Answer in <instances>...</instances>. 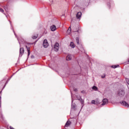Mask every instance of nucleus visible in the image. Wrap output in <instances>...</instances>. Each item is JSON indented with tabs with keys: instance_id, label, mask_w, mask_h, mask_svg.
Segmentation results:
<instances>
[{
	"instance_id": "obj_1",
	"label": "nucleus",
	"mask_w": 129,
	"mask_h": 129,
	"mask_svg": "<svg viewBox=\"0 0 129 129\" xmlns=\"http://www.w3.org/2000/svg\"><path fill=\"white\" fill-rule=\"evenodd\" d=\"M43 46L44 48H47L49 46V43L47 39H44L43 43Z\"/></svg>"
},
{
	"instance_id": "obj_2",
	"label": "nucleus",
	"mask_w": 129,
	"mask_h": 129,
	"mask_svg": "<svg viewBox=\"0 0 129 129\" xmlns=\"http://www.w3.org/2000/svg\"><path fill=\"white\" fill-rule=\"evenodd\" d=\"M125 94L124 91L122 90H119V93L118 94V96H120V97H122V96H124Z\"/></svg>"
},
{
	"instance_id": "obj_3",
	"label": "nucleus",
	"mask_w": 129,
	"mask_h": 129,
	"mask_svg": "<svg viewBox=\"0 0 129 129\" xmlns=\"http://www.w3.org/2000/svg\"><path fill=\"white\" fill-rule=\"evenodd\" d=\"M59 43H56L54 47V51H55V52H58V50H59Z\"/></svg>"
},
{
	"instance_id": "obj_4",
	"label": "nucleus",
	"mask_w": 129,
	"mask_h": 129,
	"mask_svg": "<svg viewBox=\"0 0 129 129\" xmlns=\"http://www.w3.org/2000/svg\"><path fill=\"white\" fill-rule=\"evenodd\" d=\"M122 105H124L125 107H129V104L125 101H123L122 102H120Z\"/></svg>"
},
{
	"instance_id": "obj_5",
	"label": "nucleus",
	"mask_w": 129,
	"mask_h": 129,
	"mask_svg": "<svg viewBox=\"0 0 129 129\" xmlns=\"http://www.w3.org/2000/svg\"><path fill=\"white\" fill-rule=\"evenodd\" d=\"M103 103H102V105H105L107 103H108V100L107 99H103Z\"/></svg>"
},
{
	"instance_id": "obj_6",
	"label": "nucleus",
	"mask_w": 129,
	"mask_h": 129,
	"mask_svg": "<svg viewBox=\"0 0 129 129\" xmlns=\"http://www.w3.org/2000/svg\"><path fill=\"white\" fill-rule=\"evenodd\" d=\"M50 29H51V31H52V32H54V31H56L57 28L56 27V26L52 25L51 26H50Z\"/></svg>"
},
{
	"instance_id": "obj_7",
	"label": "nucleus",
	"mask_w": 129,
	"mask_h": 129,
	"mask_svg": "<svg viewBox=\"0 0 129 129\" xmlns=\"http://www.w3.org/2000/svg\"><path fill=\"white\" fill-rule=\"evenodd\" d=\"M82 15V13L81 12H79L76 15V17L78 19H80L81 18V16Z\"/></svg>"
},
{
	"instance_id": "obj_8",
	"label": "nucleus",
	"mask_w": 129,
	"mask_h": 129,
	"mask_svg": "<svg viewBox=\"0 0 129 129\" xmlns=\"http://www.w3.org/2000/svg\"><path fill=\"white\" fill-rule=\"evenodd\" d=\"M72 59V56L71 54H69L67 57H66V60L67 61H70Z\"/></svg>"
},
{
	"instance_id": "obj_9",
	"label": "nucleus",
	"mask_w": 129,
	"mask_h": 129,
	"mask_svg": "<svg viewBox=\"0 0 129 129\" xmlns=\"http://www.w3.org/2000/svg\"><path fill=\"white\" fill-rule=\"evenodd\" d=\"M25 52V49H24V48L21 47L20 49V54L21 55H23Z\"/></svg>"
},
{
	"instance_id": "obj_10",
	"label": "nucleus",
	"mask_w": 129,
	"mask_h": 129,
	"mask_svg": "<svg viewBox=\"0 0 129 129\" xmlns=\"http://www.w3.org/2000/svg\"><path fill=\"white\" fill-rule=\"evenodd\" d=\"M70 124H71V122L70 121L68 120V121L66 122V124H65V127H68V126H69L70 125Z\"/></svg>"
},
{
	"instance_id": "obj_11",
	"label": "nucleus",
	"mask_w": 129,
	"mask_h": 129,
	"mask_svg": "<svg viewBox=\"0 0 129 129\" xmlns=\"http://www.w3.org/2000/svg\"><path fill=\"white\" fill-rule=\"evenodd\" d=\"M26 47L28 51V57H29V56H30V54H31V51L30 50V47H28V46H26Z\"/></svg>"
},
{
	"instance_id": "obj_12",
	"label": "nucleus",
	"mask_w": 129,
	"mask_h": 129,
	"mask_svg": "<svg viewBox=\"0 0 129 129\" xmlns=\"http://www.w3.org/2000/svg\"><path fill=\"white\" fill-rule=\"evenodd\" d=\"M70 46L72 48H75V44L73 42H71Z\"/></svg>"
},
{
	"instance_id": "obj_13",
	"label": "nucleus",
	"mask_w": 129,
	"mask_h": 129,
	"mask_svg": "<svg viewBox=\"0 0 129 129\" xmlns=\"http://www.w3.org/2000/svg\"><path fill=\"white\" fill-rule=\"evenodd\" d=\"M70 33H71V27H70L69 28V29L67 30V34H68V35H70Z\"/></svg>"
},
{
	"instance_id": "obj_14",
	"label": "nucleus",
	"mask_w": 129,
	"mask_h": 129,
	"mask_svg": "<svg viewBox=\"0 0 129 129\" xmlns=\"http://www.w3.org/2000/svg\"><path fill=\"white\" fill-rule=\"evenodd\" d=\"M119 66V65H115V66H112L111 67L112 68H113L115 69V68H117Z\"/></svg>"
},
{
	"instance_id": "obj_15",
	"label": "nucleus",
	"mask_w": 129,
	"mask_h": 129,
	"mask_svg": "<svg viewBox=\"0 0 129 129\" xmlns=\"http://www.w3.org/2000/svg\"><path fill=\"white\" fill-rule=\"evenodd\" d=\"M92 89H93V90L96 91V90H97V87L96 86H94L92 87Z\"/></svg>"
},
{
	"instance_id": "obj_16",
	"label": "nucleus",
	"mask_w": 129,
	"mask_h": 129,
	"mask_svg": "<svg viewBox=\"0 0 129 129\" xmlns=\"http://www.w3.org/2000/svg\"><path fill=\"white\" fill-rule=\"evenodd\" d=\"M76 41L78 45H79V38L78 37L76 38Z\"/></svg>"
},
{
	"instance_id": "obj_17",
	"label": "nucleus",
	"mask_w": 129,
	"mask_h": 129,
	"mask_svg": "<svg viewBox=\"0 0 129 129\" xmlns=\"http://www.w3.org/2000/svg\"><path fill=\"white\" fill-rule=\"evenodd\" d=\"M37 38H38V35L32 36V39H33V40H36V39H37Z\"/></svg>"
},
{
	"instance_id": "obj_18",
	"label": "nucleus",
	"mask_w": 129,
	"mask_h": 129,
	"mask_svg": "<svg viewBox=\"0 0 129 129\" xmlns=\"http://www.w3.org/2000/svg\"><path fill=\"white\" fill-rule=\"evenodd\" d=\"M0 12L1 13H3L4 14V13H5V11L4 10V9H3V8H0Z\"/></svg>"
},
{
	"instance_id": "obj_19",
	"label": "nucleus",
	"mask_w": 129,
	"mask_h": 129,
	"mask_svg": "<svg viewBox=\"0 0 129 129\" xmlns=\"http://www.w3.org/2000/svg\"><path fill=\"white\" fill-rule=\"evenodd\" d=\"M91 103H92V104H95V100H92V101H91Z\"/></svg>"
},
{
	"instance_id": "obj_20",
	"label": "nucleus",
	"mask_w": 129,
	"mask_h": 129,
	"mask_svg": "<svg viewBox=\"0 0 129 129\" xmlns=\"http://www.w3.org/2000/svg\"><path fill=\"white\" fill-rule=\"evenodd\" d=\"M73 90H74V91H75L76 92H77V89L74 88L73 89Z\"/></svg>"
},
{
	"instance_id": "obj_21",
	"label": "nucleus",
	"mask_w": 129,
	"mask_h": 129,
	"mask_svg": "<svg viewBox=\"0 0 129 129\" xmlns=\"http://www.w3.org/2000/svg\"><path fill=\"white\" fill-rule=\"evenodd\" d=\"M1 99H2V97L0 96V107H1V104H2V102L1 101Z\"/></svg>"
},
{
	"instance_id": "obj_22",
	"label": "nucleus",
	"mask_w": 129,
	"mask_h": 129,
	"mask_svg": "<svg viewBox=\"0 0 129 129\" xmlns=\"http://www.w3.org/2000/svg\"><path fill=\"white\" fill-rule=\"evenodd\" d=\"M102 78H105V75L101 76Z\"/></svg>"
},
{
	"instance_id": "obj_23",
	"label": "nucleus",
	"mask_w": 129,
	"mask_h": 129,
	"mask_svg": "<svg viewBox=\"0 0 129 129\" xmlns=\"http://www.w3.org/2000/svg\"><path fill=\"white\" fill-rule=\"evenodd\" d=\"M74 32H78V30H77V31H75Z\"/></svg>"
}]
</instances>
